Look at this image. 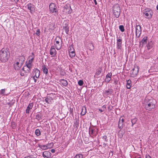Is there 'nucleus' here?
Segmentation results:
<instances>
[{"label":"nucleus","instance_id":"nucleus-1","mask_svg":"<svg viewBox=\"0 0 158 158\" xmlns=\"http://www.w3.org/2000/svg\"><path fill=\"white\" fill-rule=\"evenodd\" d=\"M9 56V52L5 48H2L0 51V60L2 62L7 61Z\"/></svg>","mask_w":158,"mask_h":158},{"label":"nucleus","instance_id":"nucleus-2","mask_svg":"<svg viewBox=\"0 0 158 158\" xmlns=\"http://www.w3.org/2000/svg\"><path fill=\"white\" fill-rule=\"evenodd\" d=\"M120 8L118 4L114 5L113 7V12L115 17H119L120 13Z\"/></svg>","mask_w":158,"mask_h":158},{"label":"nucleus","instance_id":"nucleus-3","mask_svg":"<svg viewBox=\"0 0 158 158\" xmlns=\"http://www.w3.org/2000/svg\"><path fill=\"white\" fill-rule=\"evenodd\" d=\"M143 15L146 19H150L153 15L152 11L149 8H146L143 10Z\"/></svg>","mask_w":158,"mask_h":158},{"label":"nucleus","instance_id":"nucleus-4","mask_svg":"<svg viewBox=\"0 0 158 158\" xmlns=\"http://www.w3.org/2000/svg\"><path fill=\"white\" fill-rule=\"evenodd\" d=\"M54 45L57 50L60 49L62 46V41L60 38L59 36H57L54 42Z\"/></svg>","mask_w":158,"mask_h":158},{"label":"nucleus","instance_id":"nucleus-5","mask_svg":"<svg viewBox=\"0 0 158 158\" xmlns=\"http://www.w3.org/2000/svg\"><path fill=\"white\" fill-rule=\"evenodd\" d=\"M49 10L52 13H54L55 15H58L57 8L55 4L53 3H51L49 5Z\"/></svg>","mask_w":158,"mask_h":158},{"label":"nucleus","instance_id":"nucleus-6","mask_svg":"<svg viewBox=\"0 0 158 158\" xmlns=\"http://www.w3.org/2000/svg\"><path fill=\"white\" fill-rule=\"evenodd\" d=\"M30 69V60H28V63L26 64L25 66H24L22 69V70L20 72V75L22 76L24 75V73L29 72Z\"/></svg>","mask_w":158,"mask_h":158},{"label":"nucleus","instance_id":"nucleus-7","mask_svg":"<svg viewBox=\"0 0 158 158\" xmlns=\"http://www.w3.org/2000/svg\"><path fill=\"white\" fill-rule=\"evenodd\" d=\"M139 70V68L138 66H135L133 69L131 71V75L132 77H135L137 75Z\"/></svg>","mask_w":158,"mask_h":158},{"label":"nucleus","instance_id":"nucleus-8","mask_svg":"<svg viewBox=\"0 0 158 158\" xmlns=\"http://www.w3.org/2000/svg\"><path fill=\"white\" fill-rule=\"evenodd\" d=\"M141 32V26L139 25H137L135 29V34L136 36L138 37L140 36Z\"/></svg>","mask_w":158,"mask_h":158},{"label":"nucleus","instance_id":"nucleus-9","mask_svg":"<svg viewBox=\"0 0 158 158\" xmlns=\"http://www.w3.org/2000/svg\"><path fill=\"white\" fill-rule=\"evenodd\" d=\"M63 11L66 13L70 14L72 12V10L70 6H64L63 8Z\"/></svg>","mask_w":158,"mask_h":158},{"label":"nucleus","instance_id":"nucleus-10","mask_svg":"<svg viewBox=\"0 0 158 158\" xmlns=\"http://www.w3.org/2000/svg\"><path fill=\"white\" fill-rule=\"evenodd\" d=\"M145 107L147 110H151L152 109L154 108L155 105L153 104L152 102H150L146 105Z\"/></svg>","mask_w":158,"mask_h":158},{"label":"nucleus","instance_id":"nucleus-11","mask_svg":"<svg viewBox=\"0 0 158 158\" xmlns=\"http://www.w3.org/2000/svg\"><path fill=\"white\" fill-rule=\"evenodd\" d=\"M50 54L52 57H54L56 54V51L54 46H51L50 51Z\"/></svg>","mask_w":158,"mask_h":158},{"label":"nucleus","instance_id":"nucleus-12","mask_svg":"<svg viewBox=\"0 0 158 158\" xmlns=\"http://www.w3.org/2000/svg\"><path fill=\"white\" fill-rule=\"evenodd\" d=\"M124 118L123 116H121L119 118V121L118 124V127L120 129H121L123 127V123L124 122Z\"/></svg>","mask_w":158,"mask_h":158},{"label":"nucleus","instance_id":"nucleus-13","mask_svg":"<svg viewBox=\"0 0 158 158\" xmlns=\"http://www.w3.org/2000/svg\"><path fill=\"white\" fill-rule=\"evenodd\" d=\"M25 60V58L23 56H20L19 57L18 59H17V61L16 62H18L20 64L22 65L24 63Z\"/></svg>","mask_w":158,"mask_h":158},{"label":"nucleus","instance_id":"nucleus-14","mask_svg":"<svg viewBox=\"0 0 158 158\" xmlns=\"http://www.w3.org/2000/svg\"><path fill=\"white\" fill-rule=\"evenodd\" d=\"M112 74L111 73H108L106 76L105 81L106 82L108 83L111 79Z\"/></svg>","mask_w":158,"mask_h":158},{"label":"nucleus","instance_id":"nucleus-15","mask_svg":"<svg viewBox=\"0 0 158 158\" xmlns=\"http://www.w3.org/2000/svg\"><path fill=\"white\" fill-rule=\"evenodd\" d=\"M53 95H54L53 94H50L49 96L47 98L45 99V101L48 103L51 102V101L53 100V98H52V97Z\"/></svg>","mask_w":158,"mask_h":158},{"label":"nucleus","instance_id":"nucleus-16","mask_svg":"<svg viewBox=\"0 0 158 158\" xmlns=\"http://www.w3.org/2000/svg\"><path fill=\"white\" fill-rule=\"evenodd\" d=\"M51 154L50 152L48 151H45L43 153V156L44 157L50 158Z\"/></svg>","mask_w":158,"mask_h":158},{"label":"nucleus","instance_id":"nucleus-17","mask_svg":"<svg viewBox=\"0 0 158 158\" xmlns=\"http://www.w3.org/2000/svg\"><path fill=\"white\" fill-rule=\"evenodd\" d=\"M40 74V71L38 69H35L33 73L34 76L36 78H39Z\"/></svg>","mask_w":158,"mask_h":158},{"label":"nucleus","instance_id":"nucleus-18","mask_svg":"<svg viewBox=\"0 0 158 158\" xmlns=\"http://www.w3.org/2000/svg\"><path fill=\"white\" fill-rule=\"evenodd\" d=\"M148 40V37L146 36L144 37L140 42V45H143L144 44H146Z\"/></svg>","mask_w":158,"mask_h":158},{"label":"nucleus","instance_id":"nucleus-19","mask_svg":"<svg viewBox=\"0 0 158 158\" xmlns=\"http://www.w3.org/2000/svg\"><path fill=\"white\" fill-rule=\"evenodd\" d=\"M86 113V108L85 106H83L81 108V115H84Z\"/></svg>","mask_w":158,"mask_h":158},{"label":"nucleus","instance_id":"nucleus-20","mask_svg":"<svg viewBox=\"0 0 158 158\" xmlns=\"http://www.w3.org/2000/svg\"><path fill=\"white\" fill-rule=\"evenodd\" d=\"M22 65V64H19L18 62H16V64H15L14 65V67L15 70H19L20 69Z\"/></svg>","mask_w":158,"mask_h":158},{"label":"nucleus","instance_id":"nucleus-21","mask_svg":"<svg viewBox=\"0 0 158 158\" xmlns=\"http://www.w3.org/2000/svg\"><path fill=\"white\" fill-rule=\"evenodd\" d=\"M87 46L89 49L90 51H92L94 49V47L92 43H89L88 44Z\"/></svg>","mask_w":158,"mask_h":158},{"label":"nucleus","instance_id":"nucleus-22","mask_svg":"<svg viewBox=\"0 0 158 158\" xmlns=\"http://www.w3.org/2000/svg\"><path fill=\"white\" fill-rule=\"evenodd\" d=\"M60 83L64 86H66L68 85L67 81L64 79H61L60 81Z\"/></svg>","mask_w":158,"mask_h":158},{"label":"nucleus","instance_id":"nucleus-23","mask_svg":"<svg viewBox=\"0 0 158 158\" xmlns=\"http://www.w3.org/2000/svg\"><path fill=\"white\" fill-rule=\"evenodd\" d=\"M122 43V40L120 39H118L117 40V44L118 48V49H120L121 47V45Z\"/></svg>","mask_w":158,"mask_h":158},{"label":"nucleus","instance_id":"nucleus-24","mask_svg":"<svg viewBox=\"0 0 158 158\" xmlns=\"http://www.w3.org/2000/svg\"><path fill=\"white\" fill-rule=\"evenodd\" d=\"M112 89H108V90H105L104 92V94L106 95L107 96L109 95V94H112Z\"/></svg>","mask_w":158,"mask_h":158},{"label":"nucleus","instance_id":"nucleus-25","mask_svg":"<svg viewBox=\"0 0 158 158\" xmlns=\"http://www.w3.org/2000/svg\"><path fill=\"white\" fill-rule=\"evenodd\" d=\"M69 55L71 58H74L75 55L76 54L75 52V50L69 52Z\"/></svg>","mask_w":158,"mask_h":158},{"label":"nucleus","instance_id":"nucleus-26","mask_svg":"<svg viewBox=\"0 0 158 158\" xmlns=\"http://www.w3.org/2000/svg\"><path fill=\"white\" fill-rule=\"evenodd\" d=\"M153 44L152 41H150L148 43L147 45V47L148 49H150L153 47Z\"/></svg>","mask_w":158,"mask_h":158},{"label":"nucleus","instance_id":"nucleus-27","mask_svg":"<svg viewBox=\"0 0 158 158\" xmlns=\"http://www.w3.org/2000/svg\"><path fill=\"white\" fill-rule=\"evenodd\" d=\"M42 69L43 70L44 73L46 74H47L48 73V69L46 68L44 65L42 66Z\"/></svg>","mask_w":158,"mask_h":158},{"label":"nucleus","instance_id":"nucleus-28","mask_svg":"<svg viewBox=\"0 0 158 158\" xmlns=\"http://www.w3.org/2000/svg\"><path fill=\"white\" fill-rule=\"evenodd\" d=\"M131 81L130 80H128L127 81V88L128 89H130L131 87Z\"/></svg>","mask_w":158,"mask_h":158},{"label":"nucleus","instance_id":"nucleus-29","mask_svg":"<svg viewBox=\"0 0 158 158\" xmlns=\"http://www.w3.org/2000/svg\"><path fill=\"white\" fill-rule=\"evenodd\" d=\"M39 147L43 150H46L47 149V146L46 145H39Z\"/></svg>","mask_w":158,"mask_h":158},{"label":"nucleus","instance_id":"nucleus-30","mask_svg":"<svg viewBox=\"0 0 158 158\" xmlns=\"http://www.w3.org/2000/svg\"><path fill=\"white\" fill-rule=\"evenodd\" d=\"M137 121V118H134L133 119L131 120V122L132 123V127L133 125L135 124Z\"/></svg>","mask_w":158,"mask_h":158},{"label":"nucleus","instance_id":"nucleus-31","mask_svg":"<svg viewBox=\"0 0 158 158\" xmlns=\"http://www.w3.org/2000/svg\"><path fill=\"white\" fill-rule=\"evenodd\" d=\"M63 29L64 30L66 33L67 34H68V32L69 31V27L68 26V25H66L65 26H63Z\"/></svg>","mask_w":158,"mask_h":158},{"label":"nucleus","instance_id":"nucleus-32","mask_svg":"<svg viewBox=\"0 0 158 158\" xmlns=\"http://www.w3.org/2000/svg\"><path fill=\"white\" fill-rule=\"evenodd\" d=\"M102 70V69L101 68L99 67V68L98 69V70L96 72V74L98 75H99L101 72Z\"/></svg>","mask_w":158,"mask_h":158},{"label":"nucleus","instance_id":"nucleus-33","mask_svg":"<svg viewBox=\"0 0 158 158\" xmlns=\"http://www.w3.org/2000/svg\"><path fill=\"white\" fill-rule=\"evenodd\" d=\"M69 52L75 50L73 46L72 45L70 46L69 48Z\"/></svg>","mask_w":158,"mask_h":158},{"label":"nucleus","instance_id":"nucleus-34","mask_svg":"<svg viewBox=\"0 0 158 158\" xmlns=\"http://www.w3.org/2000/svg\"><path fill=\"white\" fill-rule=\"evenodd\" d=\"M49 27L50 29H53L54 28V25L53 24H50L49 25Z\"/></svg>","mask_w":158,"mask_h":158},{"label":"nucleus","instance_id":"nucleus-35","mask_svg":"<svg viewBox=\"0 0 158 158\" xmlns=\"http://www.w3.org/2000/svg\"><path fill=\"white\" fill-rule=\"evenodd\" d=\"M35 134L37 136L40 135V130L38 129H36L35 131Z\"/></svg>","mask_w":158,"mask_h":158},{"label":"nucleus","instance_id":"nucleus-36","mask_svg":"<svg viewBox=\"0 0 158 158\" xmlns=\"http://www.w3.org/2000/svg\"><path fill=\"white\" fill-rule=\"evenodd\" d=\"M83 158V155L81 154L77 155L74 157V158Z\"/></svg>","mask_w":158,"mask_h":158},{"label":"nucleus","instance_id":"nucleus-37","mask_svg":"<svg viewBox=\"0 0 158 158\" xmlns=\"http://www.w3.org/2000/svg\"><path fill=\"white\" fill-rule=\"evenodd\" d=\"M119 29L122 32H123L124 31V27L123 25L119 26Z\"/></svg>","mask_w":158,"mask_h":158},{"label":"nucleus","instance_id":"nucleus-38","mask_svg":"<svg viewBox=\"0 0 158 158\" xmlns=\"http://www.w3.org/2000/svg\"><path fill=\"white\" fill-rule=\"evenodd\" d=\"M46 146H47V149L50 148L53 146V143H48L47 144Z\"/></svg>","mask_w":158,"mask_h":158},{"label":"nucleus","instance_id":"nucleus-39","mask_svg":"<svg viewBox=\"0 0 158 158\" xmlns=\"http://www.w3.org/2000/svg\"><path fill=\"white\" fill-rule=\"evenodd\" d=\"M78 83L80 86H82L83 84V81L82 80H81L79 81Z\"/></svg>","mask_w":158,"mask_h":158},{"label":"nucleus","instance_id":"nucleus-40","mask_svg":"<svg viewBox=\"0 0 158 158\" xmlns=\"http://www.w3.org/2000/svg\"><path fill=\"white\" fill-rule=\"evenodd\" d=\"M35 56L34 54L32 53L31 54V56H30V60H31V62L33 61L34 59Z\"/></svg>","mask_w":158,"mask_h":158},{"label":"nucleus","instance_id":"nucleus-41","mask_svg":"<svg viewBox=\"0 0 158 158\" xmlns=\"http://www.w3.org/2000/svg\"><path fill=\"white\" fill-rule=\"evenodd\" d=\"M30 111V104L28 105L27 109L26 110V113L28 114L29 113V111Z\"/></svg>","mask_w":158,"mask_h":158},{"label":"nucleus","instance_id":"nucleus-42","mask_svg":"<svg viewBox=\"0 0 158 158\" xmlns=\"http://www.w3.org/2000/svg\"><path fill=\"white\" fill-rule=\"evenodd\" d=\"M5 91V89H2L0 91V94H1L4 95Z\"/></svg>","mask_w":158,"mask_h":158},{"label":"nucleus","instance_id":"nucleus-43","mask_svg":"<svg viewBox=\"0 0 158 158\" xmlns=\"http://www.w3.org/2000/svg\"><path fill=\"white\" fill-rule=\"evenodd\" d=\"M93 130L91 128H90L89 131V133L90 135H92L93 133Z\"/></svg>","mask_w":158,"mask_h":158},{"label":"nucleus","instance_id":"nucleus-44","mask_svg":"<svg viewBox=\"0 0 158 158\" xmlns=\"http://www.w3.org/2000/svg\"><path fill=\"white\" fill-rule=\"evenodd\" d=\"M102 139L105 141L106 142L107 140V136L106 135H104L102 137Z\"/></svg>","mask_w":158,"mask_h":158},{"label":"nucleus","instance_id":"nucleus-45","mask_svg":"<svg viewBox=\"0 0 158 158\" xmlns=\"http://www.w3.org/2000/svg\"><path fill=\"white\" fill-rule=\"evenodd\" d=\"M37 35H39L40 34V31L38 29L36 33Z\"/></svg>","mask_w":158,"mask_h":158},{"label":"nucleus","instance_id":"nucleus-46","mask_svg":"<svg viewBox=\"0 0 158 158\" xmlns=\"http://www.w3.org/2000/svg\"><path fill=\"white\" fill-rule=\"evenodd\" d=\"M146 158H152V157L149 155H146Z\"/></svg>","mask_w":158,"mask_h":158},{"label":"nucleus","instance_id":"nucleus-47","mask_svg":"<svg viewBox=\"0 0 158 158\" xmlns=\"http://www.w3.org/2000/svg\"><path fill=\"white\" fill-rule=\"evenodd\" d=\"M55 150L54 149H52L51 150V152H52V153H54L55 152Z\"/></svg>","mask_w":158,"mask_h":158},{"label":"nucleus","instance_id":"nucleus-48","mask_svg":"<svg viewBox=\"0 0 158 158\" xmlns=\"http://www.w3.org/2000/svg\"><path fill=\"white\" fill-rule=\"evenodd\" d=\"M35 77L33 76V77H32V79L34 80V82H35L36 81V80L35 79Z\"/></svg>","mask_w":158,"mask_h":158},{"label":"nucleus","instance_id":"nucleus-49","mask_svg":"<svg viewBox=\"0 0 158 158\" xmlns=\"http://www.w3.org/2000/svg\"><path fill=\"white\" fill-rule=\"evenodd\" d=\"M94 1L95 3V4L96 5H97V3L96 1V0H94Z\"/></svg>","mask_w":158,"mask_h":158},{"label":"nucleus","instance_id":"nucleus-50","mask_svg":"<svg viewBox=\"0 0 158 158\" xmlns=\"http://www.w3.org/2000/svg\"><path fill=\"white\" fill-rule=\"evenodd\" d=\"M99 111H100L101 112H102L104 110H102V109H99Z\"/></svg>","mask_w":158,"mask_h":158},{"label":"nucleus","instance_id":"nucleus-51","mask_svg":"<svg viewBox=\"0 0 158 158\" xmlns=\"http://www.w3.org/2000/svg\"><path fill=\"white\" fill-rule=\"evenodd\" d=\"M13 0L15 1V2H18L19 1V0Z\"/></svg>","mask_w":158,"mask_h":158},{"label":"nucleus","instance_id":"nucleus-52","mask_svg":"<svg viewBox=\"0 0 158 158\" xmlns=\"http://www.w3.org/2000/svg\"><path fill=\"white\" fill-rule=\"evenodd\" d=\"M102 108L105 109L106 108V106L104 105L102 106Z\"/></svg>","mask_w":158,"mask_h":158},{"label":"nucleus","instance_id":"nucleus-53","mask_svg":"<svg viewBox=\"0 0 158 158\" xmlns=\"http://www.w3.org/2000/svg\"><path fill=\"white\" fill-rule=\"evenodd\" d=\"M24 158H30V156H27V157H25Z\"/></svg>","mask_w":158,"mask_h":158},{"label":"nucleus","instance_id":"nucleus-54","mask_svg":"<svg viewBox=\"0 0 158 158\" xmlns=\"http://www.w3.org/2000/svg\"><path fill=\"white\" fill-rule=\"evenodd\" d=\"M8 105H10V106H11L12 105H11V104H10V103H8Z\"/></svg>","mask_w":158,"mask_h":158},{"label":"nucleus","instance_id":"nucleus-55","mask_svg":"<svg viewBox=\"0 0 158 158\" xmlns=\"http://www.w3.org/2000/svg\"><path fill=\"white\" fill-rule=\"evenodd\" d=\"M31 156H30V158H36L35 157H31Z\"/></svg>","mask_w":158,"mask_h":158},{"label":"nucleus","instance_id":"nucleus-56","mask_svg":"<svg viewBox=\"0 0 158 158\" xmlns=\"http://www.w3.org/2000/svg\"><path fill=\"white\" fill-rule=\"evenodd\" d=\"M28 8L30 10V6H29L28 5Z\"/></svg>","mask_w":158,"mask_h":158},{"label":"nucleus","instance_id":"nucleus-57","mask_svg":"<svg viewBox=\"0 0 158 158\" xmlns=\"http://www.w3.org/2000/svg\"><path fill=\"white\" fill-rule=\"evenodd\" d=\"M156 8L157 10H158V5L156 6Z\"/></svg>","mask_w":158,"mask_h":158},{"label":"nucleus","instance_id":"nucleus-58","mask_svg":"<svg viewBox=\"0 0 158 158\" xmlns=\"http://www.w3.org/2000/svg\"><path fill=\"white\" fill-rule=\"evenodd\" d=\"M121 137H122L123 136V134H122L120 136Z\"/></svg>","mask_w":158,"mask_h":158}]
</instances>
